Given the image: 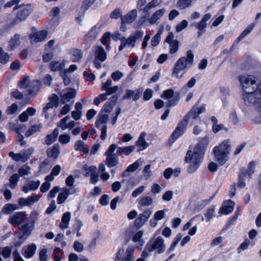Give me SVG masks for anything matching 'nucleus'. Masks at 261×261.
Segmentation results:
<instances>
[{"label": "nucleus", "instance_id": "f257e3e1", "mask_svg": "<svg viewBox=\"0 0 261 261\" xmlns=\"http://www.w3.org/2000/svg\"><path fill=\"white\" fill-rule=\"evenodd\" d=\"M243 93L242 98L247 105H254L258 113L256 122L261 124V83H256V78L252 75L239 77Z\"/></svg>", "mask_w": 261, "mask_h": 261}, {"label": "nucleus", "instance_id": "f03ea898", "mask_svg": "<svg viewBox=\"0 0 261 261\" xmlns=\"http://www.w3.org/2000/svg\"><path fill=\"white\" fill-rule=\"evenodd\" d=\"M210 140L207 136L202 138L199 142L195 146L194 150H189L185 156V161L189 163L188 171L189 173L194 172L199 167L202 162L205 153Z\"/></svg>", "mask_w": 261, "mask_h": 261}, {"label": "nucleus", "instance_id": "7ed1b4c3", "mask_svg": "<svg viewBox=\"0 0 261 261\" xmlns=\"http://www.w3.org/2000/svg\"><path fill=\"white\" fill-rule=\"evenodd\" d=\"M194 54L191 50L186 52V56L179 58L175 62L172 70V76L181 79L186 71L190 69L194 63Z\"/></svg>", "mask_w": 261, "mask_h": 261}, {"label": "nucleus", "instance_id": "20e7f679", "mask_svg": "<svg viewBox=\"0 0 261 261\" xmlns=\"http://www.w3.org/2000/svg\"><path fill=\"white\" fill-rule=\"evenodd\" d=\"M144 35V32L138 30L131 34L128 38L121 37L120 34H117V38L120 41V45L119 46V51H122L126 46L134 47L135 43L138 40L141 39Z\"/></svg>", "mask_w": 261, "mask_h": 261}, {"label": "nucleus", "instance_id": "39448f33", "mask_svg": "<svg viewBox=\"0 0 261 261\" xmlns=\"http://www.w3.org/2000/svg\"><path fill=\"white\" fill-rule=\"evenodd\" d=\"M36 214L32 213L29 217V221L21 225L17 233V237L22 241L26 240L31 234L35 227Z\"/></svg>", "mask_w": 261, "mask_h": 261}, {"label": "nucleus", "instance_id": "423d86ee", "mask_svg": "<svg viewBox=\"0 0 261 261\" xmlns=\"http://www.w3.org/2000/svg\"><path fill=\"white\" fill-rule=\"evenodd\" d=\"M19 8L17 12V18L13 20L11 22L7 25L8 29H11L18 23L19 20L22 21L26 19V18L31 13L33 10V7L31 5H26L23 6H19L15 7L13 10Z\"/></svg>", "mask_w": 261, "mask_h": 261}, {"label": "nucleus", "instance_id": "0eeeda50", "mask_svg": "<svg viewBox=\"0 0 261 261\" xmlns=\"http://www.w3.org/2000/svg\"><path fill=\"white\" fill-rule=\"evenodd\" d=\"M117 145L115 144H112L109 146L104 154L106 156L105 163L109 168L115 167L119 164V157L115 153V151Z\"/></svg>", "mask_w": 261, "mask_h": 261}, {"label": "nucleus", "instance_id": "6e6552de", "mask_svg": "<svg viewBox=\"0 0 261 261\" xmlns=\"http://www.w3.org/2000/svg\"><path fill=\"white\" fill-rule=\"evenodd\" d=\"M135 249V247L133 245H129L124 252L123 249H119L116 254L115 261H134Z\"/></svg>", "mask_w": 261, "mask_h": 261}, {"label": "nucleus", "instance_id": "1a4fd4ad", "mask_svg": "<svg viewBox=\"0 0 261 261\" xmlns=\"http://www.w3.org/2000/svg\"><path fill=\"white\" fill-rule=\"evenodd\" d=\"M94 60V67L97 69L101 68V63L104 62L107 59V54L103 47L100 46H95L92 48Z\"/></svg>", "mask_w": 261, "mask_h": 261}, {"label": "nucleus", "instance_id": "9d476101", "mask_svg": "<svg viewBox=\"0 0 261 261\" xmlns=\"http://www.w3.org/2000/svg\"><path fill=\"white\" fill-rule=\"evenodd\" d=\"M145 250L149 252L156 250L159 254L163 253L166 250L164 239L160 237H157L154 240L150 241L147 244Z\"/></svg>", "mask_w": 261, "mask_h": 261}, {"label": "nucleus", "instance_id": "9b49d317", "mask_svg": "<svg viewBox=\"0 0 261 261\" xmlns=\"http://www.w3.org/2000/svg\"><path fill=\"white\" fill-rule=\"evenodd\" d=\"M27 216L25 212H15L10 216L8 222L14 227L18 226L25 221Z\"/></svg>", "mask_w": 261, "mask_h": 261}, {"label": "nucleus", "instance_id": "f8f14e48", "mask_svg": "<svg viewBox=\"0 0 261 261\" xmlns=\"http://www.w3.org/2000/svg\"><path fill=\"white\" fill-rule=\"evenodd\" d=\"M169 45V53L173 54L176 53L179 48V42L177 40L174 39V36L172 32H169L165 41Z\"/></svg>", "mask_w": 261, "mask_h": 261}, {"label": "nucleus", "instance_id": "ddd939ff", "mask_svg": "<svg viewBox=\"0 0 261 261\" xmlns=\"http://www.w3.org/2000/svg\"><path fill=\"white\" fill-rule=\"evenodd\" d=\"M47 31L42 30L32 33L30 34L29 37L31 43H35L44 41L47 38Z\"/></svg>", "mask_w": 261, "mask_h": 261}, {"label": "nucleus", "instance_id": "4468645a", "mask_svg": "<svg viewBox=\"0 0 261 261\" xmlns=\"http://www.w3.org/2000/svg\"><path fill=\"white\" fill-rule=\"evenodd\" d=\"M76 92L73 89H66L60 94V102L64 104L69 102L71 99L74 98Z\"/></svg>", "mask_w": 261, "mask_h": 261}, {"label": "nucleus", "instance_id": "2eb2a0df", "mask_svg": "<svg viewBox=\"0 0 261 261\" xmlns=\"http://www.w3.org/2000/svg\"><path fill=\"white\" fill-rule=\"evenodd\" d=\"M174 91L172 89H169L165 90L161 95V97L164 99H169L168 105L169 106H175L178 101L177 97L173 96Z\"/></svg>", "mask_w": 261, "mask_h": 261}, {"label": "nucleus", "instance_id": "dca6fc26", "mask_svg": "<svg viewBox=\"0 0 261 261\" xmlns=\"http://www.w3.org/2000/svg\"><path fill=\"white\" fill-rule=\"evenodd\" d=\"M187 125V123L183 120L180 121L171 135L172 139L176 140L183 135L186 129Z\"/></svg>", "mask_w": 261, "mask_h": 261}, {"label": "nucleus", "instance_id": "f3484780", "mask_svg": "<svg viewBox=\"0 0 261 261\" xmlns=\"http://www.w3.org/2000/svg\"><path fill=\"white\" fill-rule=\"evenodd\" d=\"M143 89L139 88L136 90H127L125 94L123 96V99H129L132 98L133 100L136 101L138 100L142 95Z\"/></svg>", "mask_w": 261, "mask_h": 261}, {"label": "nucleus", "instance_id": "a211bd4d", "mask_svg": "<svg viewBox=\"0 0 261 261\" xmlns=\"http://www.w3.org/2000/svg\"><path fill=\"white\" fill-rule=\"evenodd\" d=\"M234 205V202L231 200L224 201L223 205L219 209V213L220 215L229 214L233 211Z\"/></svg>", "mask_w": 261, "mask_h": 261}, {"label": "nucleus", "instance_id": "6ab92c4d", "mask_svg": "<svg viewBox=\"0 0 261 261\" xmlns=\"http://www.w3.org/2000/svg\"><path fill=\"white\" fill-rule=\"evenodd\" d=\"M231 142L229 139L224 140L218 146H216L214 147L213 149L219 151L221 153H225L226 154L229 155L230 152Z\"/></svg>", "mask_w": 261, "mask_h": 261}, {"label": "nucleus", "instance_id": "aec40b11", "mask_svg": "<svg viewBox=\"0 0 261 261\" xmlns=\"http://www.w3.org/2000/svg\"><path fill=\"white\" fill-rule=\"evenodd\" d=\"M63 190V192L60 193L57 197V203L59 204L64 203L67 199L69 195L76 192V190L74 188H71L70 189L64 188Z\"/></svg>", "mask_w": 261, "mask_h": 261}, {"label": "nucleus", "instance_id": "412c9836", "mask_svg": "<svg viewBox=\"0 0 261 261\" xmlns=\"http://www.w3.org/2000/svg\"><path fill=\"white\" fill-rule=\"evenodd\" d=\"M41 182L40 180H28L25 183L22 188V191L28 193L30 191H35L39 188Z\"/></svg>", "mask_w": 261, "mask_h": 261}, {"label": "nucleus", "instance_id": "4be33fe9", "mask_svg": "<svg viewBox=\"0 0 261 261\" xmlns=\"http://www.w3.org/2000/svg\"><path fill=\"white\" fill-rule=\"evenodd\" d=\"M214 156L216 161L218 162L219 165H223L228 160L229 156L225 153H221L220 151L213 149Z\"/></svg>", "mask_w": 261, "mask_h": 261}, {"label": "nucleus", "instance_id": "5701e85b", "mask_svg": "<svg viewBox=\"0 0 261 261\" xmlns=\"http://www.w3.org/2000/svg\"><path fill=\"white\" fill-rule=\"evenodd\" d=\"M211 120L213 123L212 131L214 133L216 134L222 130H225L227 132L228 129L223 124H218V119L216 117L212 116Z\"/></svg>", "mask_w": 261, "mask_h": 261}, {"label": "nucleus", "instance_id": "b1692460", "mask_svg": "<svg viewBox=\"0 0 261 261\" xmlns=\"http://www.w3.org/2000/svg\"><path fill=\"white\" fill-rule=\"evenodd\" d=\"M166 12L165 8H162L156 10L151 15L150 17L148 18V21L150 24H154L156 22L160 19L162 16Z\"/></svg>", "mask_w": 261, "mask_h": 261}, {"label": "nucleus", "instance_id": "393cba45", "mask_svg": "<svg viewBox=\"0 0 261 261\" xmlns=\"http://www.w3.org/2000/svg\"><path fill=\"white\" fill-rule=\"evenodd\" d=\"M137 16V11L134 9L128 12L126 15L121 17L123 23H131L135 21Z\"/></svg>", "mask_w": 261, "mask_h": 261}, {"label": "nucleus", "instance_id": "a878e982", "mask_svg": "<svg viewBox=\"0 0 261 261\" xmlns=\"http://www.w3.org/2000/svg\"><path fill=\"white\" fill-rule=\"evenodd\" d=\"M146 136V133L144 132H142L140 135L138 140L136 142V145L139 147H140V149L139 150V151L144 150L149 146L148 143L146 142L145 139Z\"/></svg>", "mask_w": 261, "mask_h": 261}, {"label": "nucleus", "instance_id": "bb28decb", "mask_svg": "<svg viewBox=\"0 0 261 261\" xmlns=\"http://www.w3.org/2000/svg\"><path fill=\"white\" fill-rule=\"evenodd\" d=\"M20 35L16 34L10 39L8 46V50H13L18 47L20 44Z\"/></svg>", "mask_w": 261, "mask_h": 261}, {"label": "nucleus", "instance_id": "cd10ccee", "mask_svg": "<svg viewBox=\"0 0 261 261\" xmlns=\"http://www.w3.org/2000/svg\"><path fill=\"white\" fill-rule=\"evenodd\" d=\"M255 25V23H254L249 24L234 41L233 44L239 43V42L246 37L253 30Z\"/></svg>", "mask_w": 261, "mask_h": 261}, {"label": "nucleus", "instance_id": "c85d7f7f", "mask_svg": "<svg viewBox=\"0 0 261 261\" xmlns=\"http://www.w3.org/2000/svg\"><path fill=\"white\" fill-rule=\"evenodd\" d=\"M40 88V82L38 80H33L31 82L30 84L28 87V93L30 95H33L39 91Z\"/></svg>", "mask_w": 261, "mask_h": 261}, {"label": "nucleus", "instance_id": "c756f323", "mask_svg": "<svg viewBox=\"0 0 261 261\" xmlns=\"http://www.w3.org/2000/svg\"><path fill=\"white\" fill-rule=\"evenodd\" d=\"M138 204L141 206H149L153 203V199L150 196H141L138 199Z\"/></svg>", "mask_w": 261, "mask_h": 261}, {"label": "nucleus", "instance_id": "7c9ffc66", "mask_svg": "<svg viewBox=\"0 0 261 261\" xmlns=\"http://www.w3.org/2000/svg\"><path fill=\"white\" fill-rule=\"evenodd\" d=\"M59 132V129L58 128H56L51 134L47 135L45 139V143L49 145L55 142L58 136Z\"/></svg>", "mask_w": 261, "mask_h": 261}, {"label": "nucleus", "instance_id": "2f4dec72", "mask_svg": "<svg viewBox=\"0 0 261 261\" xmlns=\"http://www.w3.org/2000/svg\"><path fill=\"white\" fill-rule=\"evenodd\" d=\"M46 153L48 157L57 159L60 153L59 145L56 144L52 147L48 148L46 150Z\"/></svg>", "mask_w": 261, "mask_h": 261}, {"label": "nucleus", "instance_id": "473e14b6", "mask_svg": "<svg viewBox=\"0 0 261 261\" xmlns=\"http://www.w3.org/2000/svg\"><path fill=\"white\" fill-rule=\"evenodd\" d=\"M25 247V249H23L24 250V252L23 254L24 256L26 258L32 257L35 253L37 249L36 245L34 243H32Z\"/></svg>", "mask_w": 261, "mask_h": 261}, {"label": "nucleus", "instance_id": "72a5a7b5", "mask_svg": "<svg viewBox=\"0 0 261 261\" xmlns=\"http://www.w3.org/2000/svg\"><path fill=\"white\" fill-rule=\"evenodd\" d=\"M256 165V162L255 161H253L250 162L249 163L247 169L243 168H241L240 170H245V176L248 175L249 178H251L252 175L255 172V168Z\"/></svg>", "mask_w": 261, "mask_h": 261}, {"label": "nucleus", "instance_id": "f704fd0d", "mask_svg": "<svg viewBox=\"0 0 261 261\" xmlns=\"http://www.w3.org/2000/svg\"><path fill=\"white\" fill-rule=\"evenodd\" d=\"M42 127L41 124H34L30 127L26 131L25 136L26 137H29L35 133L39 132L41 130Z\"/></svg>", "mask_w": 261, "mask_h": 261}, {"label": "nucleus", "instance_id": "c9c22d12", "mask_svg": "<svg viewBox=\"0 0 261 261\" xmlns=\"http://www.w3.org/2000/svg\"><path fill=\"white\" fill-rule=\"evenodd\" d=\"M71 213L69 212H66L63 215L61 222L60 224V226L62 229L68 228Z\"/></svg>", "mask_w": 261, "mask_h": 261}, {"label": "nucleus", "instance_id": "e433bc0d", "mask_svg": "<svg viewBox=\"0 0 261 261\" xmlns=\"http://www.w3.org/2000/svg\"><path fill=\"white\" fill-rule=\"evenodd\" d=\"M143 161L141 159L137 160L134 163L129 165L126 170L123 173L122 176H125V173L126 172H134L136 171L140 166L142 165Z\"/></svg>", "mask_w": 261, "mask_h": 261}, {"label": "nucleus", "instance_id": "4c0bfd02", "mask_svg": "<svg viewBox=\"0 0 261 261\" xmlns=\"http://www.w3.org/2000/svg\"><path fill=\"white\" fill-rule=\"evenodd\" d=\"M192 25L198 29V31L197 32V35L198 37H199L202 36L204 33H205V28L207 27V23L200 20L198 23H194Z\"/></svg>", "mask_w": 261, "mask_h": 261}, {"label": "nucleus", "instance_id": "58836bf2", "mask_svg": "<svg viewBox=\"0 0 261 261\" xmlns=\"http://www.w3.org/2000/svg\"><path fill=\"white\" fill-rule=\"evenodd\" d=\"M75 150L81 151L85 154L88 153L89 150L88 147L85 145V143L81 140L77 141L74 144Z\"/></svg>", "mask_w": 261, "mask_h": 261}, {"label": "nucleus", "instance_id": "ea45409f", "mask_svg": "<svg viewBox=\"0 0 261 261\" xmlns=\"http://www.w3.org/2000/svg\"><path fill=\"white\" fill-rule=\"evenodd\" d=\"M109 116L106 114H100L99 115L98 119L95 122V126L97 128L101 127L103 125H107V122L108 120Z\"/></svg>", "mask_w": 261, "mask_h": 261}, {"label": "nucleus", "instance_id": "a19ab883", "mask_svg": "<svg viewBox=\"0 0 261 261\" xmlns=\"http://www.w3.org/2000/svg\"><path fill=\"white\" fill-rule=\"evenodd\" d=\"M199 114L198 113L196 109V105L194 106L190 111L185 116L183 120L188 124V122L190 118L196 119L199 116Z\"/></svg>", "mask_w": 261, "mask_h": 261}, {"label": "nucleus", "instance_id": "79ce46f5", "mask_svg": "<svg viewBox=\"0 0 261 261\" xmlns=\"http://www.w3.org/2000/svg\"><path fill=\"white\" fill-rule=\"evenodd\" d=\"M245 170H240L237 185L240 189H243L246 186L245 179L246 176L245 175Z\"/></svg>", "mask_w": 261, "mask_h": 261}, {"label": "nucleus", "instance_id": "37998d69", "mask_svg": "<svg viewBox=\"0 0 261 261\" xmlns=\"http://www.w3.org/2000/svg\"><path fill=\"white\" fill-rule=\"evenodd\" d=\"M96 0H83L81 7L82 16H83L85 12L94 3Z\"/></svg>", "mask_w": 261, "mask_h": 261}, {"label": "nucleus", "instance_id": "c03bdc74", "mask_svg": "<svg viewBox=\"0 0 261 261\" xmlns=\"http://www.w3.org/2000/svg\"><path fill=\"white\" fill-rule=\"evenodd\" d=\"M215 212V206L214 205H212L207 209L205 213L204 214V216L205 218V220L206 222H208L211 220V219L213 218V217L214 215ZM202 220H204L203 217L202 218Z\"/></svg>", "mask_w": 261, "mask_h": 261}, {"label": "nucleus", "instance_id": "a18cd8bd", "mask_svg": "<svg viewBox=\"0 0 261 261\" xmlns=\"http://www.w3.org/2000/svg\"><path fill=\"white\" fill-rule=\"evenodd\" d=\"M99 28H97L96 27H92L87 35V39L89 41L94 40L99 34Z\"/></svg>", "mask_w": 261, "mask_h": 261}, {"label": "nucleus", "instance_id": "49530a36", "mask_svg": "<svg viewBox=\"0 0 261 261\" xmlns=\"http://www.w3.org/2000/svg\"><path fill=\"white\" fill-rule=\"evenodd\" d=\"M18 208V207L16 204L7 203L3 207L2 212L4 213L10 214Z\"/></svg>", "mask_w": 261, "mask_h": 261}, {"label": "nucleus", "instance_id": "de8ad7c7", "mask_svg": "<svg viewBox=\"0 0 261 261\" xmlns=\"http://www.w3.org/2000/svg\"><path fill=\"white\" fill-rule=\"evenodd\" d=\"M71 58L73 62L79 61L83 57L82 51L79 49H73L71 52Z\"/></svg>", "mask_w": 261, "mask_h": 261}, {"label": "nucleus", "instance_id": "09e8293b", "mask_svg": "<svg viewBox=\"0 0 261 261\" xmlns=\"http://www.w3.org/2000/svg\"><path fill=\"white\" fill-rule=\"evenodd\" d=\"M65 67L63 62L59 63L57 61H52L50 63L49 67L51 71H56L62 70Z\"/></svg>", "mask_w": 261, "mask_h": 261}, {"label": "nucleus", "instance_id": "8fccbe9b", "mask_svg": "<svg viewBox=\"0 0 261 261\" xmlns=\"http://www.w3.org/2000/svg\"><path fill=\"white\" fill-rule=\"evenodd\" d=\"M117 99L118 97L116 95L112 96L105 105L103 107L104 110L107 111H109L115 105Z\"/></svg>", "mask_w": 261, "mask_h": 261}, {"label": "nucleus", "instance_id": "3c124183", "mask_svg": "<svg viewBox=\"0 0 261 261\" xmlns=\"http://www.w3.org/2000/svg\"><path fill=\"white\" fill-rule=\"evenodd\" d=\"M192 2L191 0H178L177 8L180 10H185L192 6Z\"/></svg>", "mask_w": 261, "mask_h": 261}, {"label": "nucleus", "instance_id": "603ef678", "mask_svg": "<svg viewBox=\"0 0 261 261\" xmlns=\"http://www.w3.org/2000/svg\"><path fill=\"white\" fill-rule=\"evenodd\" d=\"M19 179V176L17 174L15 173L13 174L11 176H10L9 179V187L12 189H15L17 185Z\"/></svg>", "mask_w": 261, "mask_h": 261}, {"label": "nucleus", "instance_id": "864d4df0", "mask_svg": "<svg viewBox=\"0 0 261 261\" xmlns=\"http://www.w3.org/2000/svg\"><path fill=\"white\" fill-rule=\"evenodd\" d=\"M84 175L85 176H91L92 174H93L96 172V167L94 166H89L86 165L84 167Z\"/></svg>", "mask_w": 261, "mask_h": 261}, {"label": "nucleus", "instance_id": "5fc2aeb1", "mask_svg": "<svg viewBox=\"0 0 261 261\" xmlns=\"http://www.w3.org/2000/svg\"><path fill=\"white\" fill-rule=\"evenodd\" d=\"M34 151V148L31 147L27 149L21 151V154L24 162H26L30 157V156L33 153Z\"/></svg>", "mask_w": 261, "mask_h": 261}, {"label": "nucleus", "instance_id": "6e6d98bb", "mask_svg": "<svg viewBox=\"0 0 261 261\" xmlns=\"http://www.w3.org/2000/svg\"><path fill=\"white\" fill-rule=\"evenodd\" d=\"M9 60V55L5 52L2 47H0V63L6 64Z\"/></svg>", "mask_w": 261, "mask_h": 261}, {"label": "nucleus", "instance_id": "4d7b16f0", "mask_svg": "<svg viewBox=\"0 0 261 261\" xmlns=\"http://www.w3.org/2000/svg\"><path fill=\"white\" fill-rule=\"evenodd\" d=\"M12 252V249L10 247H5L4 248L0 247V253L5 258L10 257Z\"/></svg>", "mask_w": 261, "mask_h": 261}, {"label": "nucleus", "instance_id": "13d9d810", "mask_svg": "<svg viewBox=\"0 0 261 261\" xmlns=\"http://www.w3.org/2000/svg\"><path fill=\"white\" fill-rule=\"evenodd\" d=\"M9 156L15 161H21L22 162H25L23 159L21 152H20L19 153H15L13 151H10L9 153Z\"/></svg>", "mask_w": 261, "mask_h": 261}, {"label": "nucleus", "instance_id": "bf43d9fd", "mask_svg": "<svg viewBox=\"0 0 261 261\" xmlns=\"http://www.w3.org/2000/svg\"><path fill=\"white\" fill-rule=\"evenodd\" d=\"M161 32L159 31L151 39V44L152 46H157L161 41Z\"/></svg>", "mask_w": 261, "mask_h": 261}, {"label": "nucleus", "instance_id": "052dcab7", "mask_svg": "<svg viewBox=\"0 0 261 261\" xmlns=\"http://www.w3.org/2000/svg\"><path fill=\"white\" fill-rule=\"evenodd\" d=\"M151 214L152 211L148 209L140 214L138 217L140 218V219H141L143 221L146 222L151 216Z\"/></svg>", "mask_w": 261, "mask_h": 261}, {"label": "nucleus", "instance_id": "680f3d73", "mask_svg": "<svg viewBox=\"0 0 261 261\" xmlns=\"http://www.w3.org/2000/svg\"><path fill=\"white\" fill-rule=\"evenodd\" d=\"M31 82L29 80V77L26 76L19 82L18 85L21 89L27 88L28 89V87Z\"/></svg>", "mask_w": 261, "mask_h": 261}, {"label": "nucleus", "instance_id": "e2e57ef3", "mask_svg": "<svg viewBox=\"0 0 261 261\" xmlns=\"http://www.w3.org/2000/svg\"><path fill=\"white\" fill-rule=\"evenodd\" d=\"M210 199H198L196 203V208L199 211L205 206L210 201Z\"/></svg>", "mask_w": 261, "mask_h": 261}, {"label": "nucleus", "instance_id": "0e129e2a", "mask_svg": "<svg viewBox=\"0 0 261 261\" xmlns=\"http://www.w3.org/2000/svg\"><path fill=\"white\" fill-rule=\"evenodd\" d=\"M70 119L69 116H66L62 119L58 123L57 126L62 128V130L67 129V121Z\"/></svg>", "mask_w": 261, "mask_h": 261}, {"label": "nucleus", "instance_id": "69168bd1", "mask_svg": "<svg viewBox=\"0 0 261 261\" xmlns=\"http://www.w3.org/2000/svg\"><path fill=\"white\" fill-rule=\"evenodd\" d=\"M47 249L46 248H41L39 251V260L40 261H46L48 255L47 254Z\"/></svg>", "mask_w": 261, "mask_h": 261}, {"label": "nucleus", "instance_id": "338daca9", "mask_svg": "<svg viewBox=\"0 0 261 261\" xmlns=\"http://www.w3.org/2000/svg\"><path fill=\"white\" fill-rule=\"evenodd\" d=\"M70 137L67 134L61 135L59 137V141L63 144H66L69 143L70 141Z\"/></svg>", "mask_w": 261, "mask_h": 261}, {"label": "nucleus", "instance_id": "774afa93", "mask_svg": "<svg viewBox=\"0 0 261 261\" xmlns=\"http://www.w3.org/2000/svg\"><path fill=\"white\" fill-rule=\"evenodd\" d=\"M123 76V73L120 71H116L111 74V78L115 82L119 81Z\"/></svg>", "mask_w": 261, "mask_h": 261}]
</instances>
